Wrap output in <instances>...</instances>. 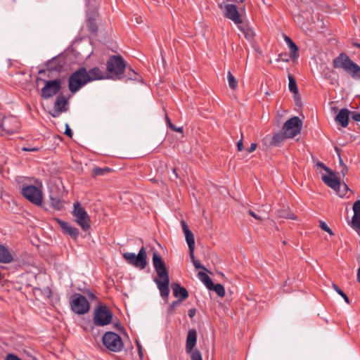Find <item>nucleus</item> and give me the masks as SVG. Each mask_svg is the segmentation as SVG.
Instances as JSON below:
<instances>
[{
    "instance_id": "nucleus-40",
    "label": "nucleus",
    "mask_w": 360,
    "mask_h": 360,
    "mask_svg": "<svg viewBox=\"0 0 360 360\" xmlns=\"http://www.w3.org/2000/svg\"><path fill=\"white\" fill-rule=\"evenodd\" d=\"M245 37L248 40H252L254 38V32L251 29H243L242 30Z\"/></svg>"
},
{
    "instance_id": "nucleus-42",
    "label": "nucleus",
    "mask_w": 360,
    "mask_h": 360,
    "mask_svg": "<svg viewBox=\"0 0 360 360\" xmlns=\"http://www.w3.org/2000/svg\"><path fill=\"white\" fill-rule=\"evenodd\" d=\"M339 159H340V165L342 167L340 172L342 174L343 176H345V174L347 173L348 168L347 165L342 162V160L340 158V155L339 154Z\"/></svg>"
},
{
    "instance_id": "nucleus-1",
    "label": "nucleus",
    "mask_w": 360,
    "mask_h": 360,
    "mask_svg": "<svg viewBox=\"0 0 360 360\" xmlns=\"http://www.w3.org/2000/svg\"><path fill=\"white\" fill-rule=\"evenodd\" d=\"M153 264L159 278H155L154 281L160 290L161 297L167 300L169 293V272L161 255L154 252L153 254Z\"/></svg>"
},
{
    "instance_id": "nucleus-49",
    "label": "nucleus",
    "mask_w": 360,
    "mask_h": 360,
    "mask_svg": "<svg viewBox=\"0 0 360 360\" xmlns=\"http://www.w3.org/2000/svg\"><path fill=\"white\" fill-rule=\"evenodd\" d=\"M236 146L238 151H242L243 150L244 146L242 139L237 142Z\"/></svg>"
},
{
    "instance_id": "nucleus-6",
    "label": "nucleus",
    "mask_w": 360,
    "mask_h": 360,
    "mask_svg": "<svg viewBox=\"0 0 360 360\" xmlns=\"http://www.w3.org/2000/svg\"><path fill=\"white\" fill-rule=\"evenodd\" d=\"M39 82L44 83V86L41 90V97L43 99H49L56 95L61 89L62 82L59 78L53 80H44L37 77L36 82L38 84Z\"/></svg>"
},
{
    "instance_id": "nucleus-3",
    "label": "nucleus",
    "mask_w": 360,
    "mask_h": 360,
    "mask_svg": "<svg viewBox=\"0 0 360 360\" xmlns=\"http://www.w3.org/2000/svg\"><path fill=\"white\" fill-rule=\"evenodd\" d=\"M126 68V63L120 55L111 56L107 61L106 70L109 79H120Z\"/></svg>"
},
{
    "instance_id": "nucleus-54",
    "label": "nucleus",
    "mask_w": 360,
    "mask_h": 360,
    "mask_svg": "<svg viewBox=\"0 0 360 360\" xmlns=\"http://www.w3.org/2000/svg\"><path fill=\"white\" fill-rule=\"evenodd\" d=\"M86 295L89 297V298L91 299V300H94L96 298L95 295L92 292L89 291V290H87Z\"/></svg>"
},
{
    "instance_id": "nucleus-59",
    "label": "nucleus",
    "mask_w": 360,
    "mask_h": 360,
    "mask_svg": "<svg viewBox=\"0 0 360 360\" xmlns=\"http://www.w3.org/2000/svg\"><path fill=\"white\" fill-rule=\"evenodd\" d=\"M245 0H239V2L243 3Z\"/></svg>"
},
{
    "instance_id": "nucleus-14",
    "label": "nucleus",
    "mask_w": 360,
    "mask_h": 360,
    "mask_svg": "<svg viewBox=\"0 0 360 360\" xmlns=\"http://www.w3.org/2000/svg\"><path fill=\"white\" fill-rule=\"evenodd\" d=\"M302 128V121L297 116L292 117L288 120L283 124V131L285 132L288 138H294L300 134Z\"/></svg>"
},
{
    "instance_id": "nucleus-29",
    "label": "nucleus",
    "mask_w": 360,
    "mask_h": 360,
    "mask_svg": "<svg viewBox=\"0 0 360 360\" xmlns=\"http://www.w3.org/2000/svg\"><path fill=\"white\" fill-rule=\"evenodd\" d=\"M50 204L55 210H61L63 208V202L61 198L58 195L50 194Z\"/></svg>"
},
{
    "instance_id": "nucleus-58",
    "label": "nucleus",
    "mask_w": 360,
    "mask_h": 360,
    "mask_svg": "<svg viewBox=\"0 0 360 360\" xmlns=\"http://www.w3.org/2000/svg\"><path fill=\"white\" fill-rule=\"evenodd\" d=\"M352 46L356 48L360 49V44L357 42H352Z\"/></svg>"
},
{
    "instance_id": "nucleus-34",
    "label": "nucleus",
    "mask_w": 360,
    "mask_h": 360,
    "mask_svg": "<svg viewBox=\"0 0 360 360\" xmlns=\"http://www.w3.org/2000/svg\"><path fill=\"white\" fill-rule=\"evenodd\" d=\"M227 79H228L229 87L231 89L235 90L237 88L238 82H237L236 79L235 78V77L233 75V74L230 71H229L227 73Z\"/></svg>"
},
{
    "instance_id": "nucleus-39",
    "label": "nucleus",
    "mask_w": 360,
    "mask_h": 360,
    "mask_svg": "<svg viewBox=\"0 0 360 360\" xmlns=\"http://www.w3.org/2000/svg\"><path fill=\"white\" fill-rule=\"evenodd\" d=\"M181 302L180 301H173L171 304L168 307L167 309V314L169 315H172L174 312V310L176 307H179L180 305Z\"/></svg>"
},
{
    "instance_id": "nucleus-31",
    "label": "nucleus",
    "mask_w": 360,
    "mask_h": 360,
    "mask_svg": "<svg viewBox=\"0 0 360 360\" xmlns=\"http://www.w3.org/2000/svg\"><path fill=\"white\" fill-rule=\"evenodd\" d=\"M198 277L200 280L205 284L207 289H211V285H212V281L210 277L205 273L199 272Z\"/></svg>"
},
{
    "instance_id": "nucleus-38",
    "label": "nucleus",
    "mask_w": 360,
    "mask_h": 360,
    "mask_svg": "<svg viewBox=\"0 0 360 360\" xmlns=\"http://www.w3.org/2000/svg\"><path fill=\"white\" fill-rule=\"evenodd\" d=\"M189 254H190L191 260H192L193 264L195 269L206 270V269L200 264V261L198 259H195V256H194V252H193V253H189Z\"/></svg>"
},
{
    "instance_id": "nucleus-26",
    "label": "nucleus",
    "mask_w": 360,
    "mask_h": 360,
    "mask_svg": "<svg viewBox=\"0 0 360 360\" xmlns=\"http://www.w3.org/2000/svg\"><path fill=\"white\" fill-rule=\"evenodd\" d=\"M13 260V255L9 250L3 245L0 244V262L9 264Z\"/></svg>"
},
{
    "instance_id": "nucleus-2",
    "label": "nucleus",
    "mask_w": 360,
    "mask_h": 360,
    "mask_svg": "<svg viewBox=\"0 0 360 360\" xmlns=\"http://www.w3.org/2000/svg\"><path fill=\"white\" fill-rule=\"evenodd\" d=\"M335 69H341L353 79L360 80V66L354 62L345 53H340L332 61Z\"/></svg>"
},
{
    "instance_id": "nucleus-48",
    "label": "nucleus",
    "mask_w": 360,
    "mask_h": 360,
    "mask_svg": "<svg viewBox=\"0 0 360 360\" xmlns=\"http://www.w3.org/2000/svg\"><path fill=\"white\" fill-rule=\"evenodd\" d=\"M65 134L67 135L70 138H72V131L70 129V128L69 127V125L68 124H66V125H65Z\"/></svg>"
},
{
    "instance_id": "nucleus-35",
    "label": "nucleus",
    "mask_w": 360,
    "mask_h": 360,
    "mask_svg": "<svg viewBox=\"0 0 360 360\" xmlns=\"http://www.w3.org/2000/svg\"><path fill=\"white\" fill-rule=\"evenodd\" d=\"M278 217L281 218L295 219L296 217L295 214L290 212L288 210H280L277 211Z\"/></svg>"
},
{
    "instance_id": "nucleus-27",
    "label": "nucleus",
    "mask_w": 360,
    "mask_h": 360,
    "mask_svg": "<svg viewBox=\"0 0 360 360\" xmlns=\"http://www.w3.org/2000/svg\"><path fill=\"white\" fill-rule=\"evenodd\" d=\"M288 139L285 132H278L274 134L270 140L269 145L271 146L278 147L286 139Z\"/></svg>"
},
{
    "instance_id": "nucleus-52",
    "label": "nucleus",
    "mask_w": 360,
    "mask_h": 360,
    "mask_svg": "<svg viewBox=\"0 0 360 360\" xmlns=\"http://www.w3.org/2000/svg\"><path fill=\"white\" fill-rule=\"evenodd\" d=\"M136 343L137 349L139 351V354L140 356H143L142 347L138 340L136 341Z\"/></svg>"
},
{
    "instance_id": "nucleus-43",
    "label": "nucleus",
    "mask_w": 360,
    "mask_h": 360,
    "mask_svg": "<svg viewBox=\"0 0 360 360\" xmlns=\"http://www.w3.org/2000/svg\"><path fill=\"white\" fill-rule=\"evenodd\" d=\"M352 118L356 122H360V112L356 111H350Z\"/></svg>"
},
{
    "instance_id": "nucleus-56",
    "label": "nucleus",
    "mask_w": 360,
    "mask_h": 360,
    "mask_svg": "<svg viewBox=\"0 0 360 360\" xmlns=\"http://www.w3.org/2000/svg\"><path fill=\"white\" fill-rule=\"evenodd\" d=\"M172 173H173V174H174V175L175 176V178H176V179H178V178L179 177V174H178V172H177V169H176V168H175V167H174V168H173V169H172Z\"/></svg>"
},
{
    "instance_id": "nucleus-44",
    "label": "nucleus",
    "mask_w": 360,
    "mask_h": 360,
    "mask_svg": "<svg viewBox=\"0 0 360 360\" xmlns=\"http://www.w3.org/2000/svg\"><path fill=\"white\" fill-rule=\"evenodd\" d=\"M316 165L318 168L323 169L328 173H330V172H332V170L329 167L326 166V165L321 162H317Z\"/></svg>"
},
{
    "instance_id": "nucleus-30",
    "label": "nucleus",
    "mask_w": 360,
    "mask_h": 360,
    "mask_svg": "<svg viewBox=\"0 0 360 360\" xmlns=\"http://www.w3.org/2000/svg\"><path fill=\"white\" fill-rule=\"evenodd\" d=\"M288 80H289V84H288L289 90L292 93L295 94V95L298 94L299 90H298V87H297L295 79L291 74H288Z\"/></svg>"
},
{
    "instance_id": "nucleus-15",
    "label": "nucleus",
    "mask_w": 360,
    "mask_h": 360,
    "mask_svg": "<svg viewBox=\"0 0 360 360\" xmlns=\"http://www.w3.org/2000/svg\"><path fill=\"white\" fill-rule=\"evenodd\" d=\"M1 131L12 134L17 132L20 127V122L17 117L13 115L4 116L1 120Z\"/></svg>"
},
{
    "instance_id": "nucleus-55",
    "label": "nucleus",
    "mask_w": 360,
    "mask_h": 360,
    "mask_svg": "<svg viewBox=\"0 0 360 360\" xmlns=\"http://www.w3.org/2000/svg\"><path fill=\"white\" fill-rule=\"evenodd\" d=\"M165 120H166V122H167V126H168V127H169H169H170V126H171V124H173V123L171 122V120H170V119H169V117H168V115H167V113L165 114Z\"/></svg>"
},
{
    "instance_id": "nucleus-19",
    "label": "nucleus",
    "mask_w": 360,
    "mask_h": 360,
    "mask_svg": "<svg viewBox=\"0 0 360 360\" xmlns=\"http://www.w3.org/2000/svg\"><path fill=\"white\" fill-rule=\"evenodd\" d=\"M56 221L62 229L64 234L70 236L74 240L77 239L79 234V231L77 228L72 226L68 222L60 219L56 218Z\"/></svg>"
},
{
    "instance_id": "nucleus-36",
    "label": "nucleus",
    "mask_w": 360,
    "mask_h": 360,
    "mask_svg": "<svg viewBox=\"0 0 360 360\" xmlns=\"http://www.w3.org/2000/svg\"><path fill=\"white\" fill-rule=\"evenodd\" d=\"M129 79L137 81V82H141L143 80L141 76L139 75L136 72H135L133 69L129 68L128 72Z\"/></svg>"
},
{
    "instance_id": "nucleus-60",
    "label": "nucleus",
    "mask_w": 360,
    "mask_h": 360,
    "mask_svg": "<svg viewBox=\"0 0 360 360\" xmlns=\"http://www.w3.org/2000/svg\"><path fill=\"white\" fill-rule=\"evenodd\" d=\"M136 22H139V19L136 18Z\"/></svg>"
},
{
    "instance_id": "nucleus-23",
    "label": "nucleus",
    "mask_w": 360,
    "mask_h": 360,
    "mask_svg": "<svg viewBox=\"0 0 360 360\" xmlns=\"http://www.w3.org/2000/svg\"><path fill=\"white\" fill-rule=\"evenodd\" d=\"M350 111L347 108L341 109L335 120L342 127H347L349 124Z\"/></svg>"
},
{
    "instance_id": "nucleus-4",
    "label": "nucleus",
    "mask_w": 360,
    "mask_h": 360,
    "mask_svg": "<svg viewBox=\"0 0 360 360\" xmlns=\"http://www.w3.org/2000/svg\"><path fill=\"white\" fill-rule=\"evenodd\" d=\"M89 82L87 70L82 67L70 75L68 79V87L72 93H75Z\"/></svg>"
},
{
    "instance_id": "nucleus-20",
    "label": "nucleus",
    "mask_w": 360,
    "mask_h": 360,
    "mask_svg": "<svg viewBox=\"0 0 360 360\" xmlns=\"http://www.w3.org/2000/svg\"><path fill=\"white\" fill-rule=\"evenodd\" d=\"M181 226L188 246L189 253H193L195 250V239L193 233L189 229L187 224L184 220L181 221Z\"/></svg>"
},
{
    "instance_id": "nucleus-47",
    "label": "nucleus",
    "mask_w": 360,
    "mask_h": 360,
    "mask_svg": "<svg viewBox=\"0 0 360 360\" xmlns=\"http://www.w3.org/2000/svg\"><path fill=\"white\" fill-rule=\"evenodd\" d=\"M248 213L250 216L254 217L255 219L259 220V221L262 220V218L260 216H259L258 214H257L256 213H255L252 210H250L248 211Z\"/></svg>"
},
{
    "instance_id": "nucleus-12",
    "label": "nucleus",
    "mask_w": 360,
    "mask_h": 360,
    "mask_svg": "<svg viewBox=\"0 0 360 360\" xmlns=\"http://www.w3.org/2000/svg\"><path fill=\"white\" fill-rule=\"evenodd\" d=\"M102 342L108 349L114 352L121 351L124 347L121 337L111 331L106 332L103 335Z\"/></svg>"
},
{
    "instance_id": "nucleus-53",
    "label": "nucleus",
    "mask_w": 360,
    "mask_h": 360,
    "mask_svg": "<svg viewBox=\"0 0 360 360\" xmlns=\"http://www.w3.org/2000/svg\"><path fill=\"white\" fill-rule=\"evenodd\" d=\"M188 316H189L190 318H193V317H194V316H195V314H196V310H195V309H194V308L190 309L188 310Z\"/></svg>"
},
{
    "instance_id": "nucleus-32",
    "label": "nucleus",
    "mask_w": 360,
    "mask_h": 360,
    "mask_svg": "<svg viewBox=\"0 0 360 360\" xmlns=\"http://www.w3.org/2000/svg\"><path fill=\"white\" fill-rule=\"evenodd\" d=\"M208 290L215 291V292L221 297H224V295L226 294L224 287L220 283H217V284L214 285L212 283V285H211V289H208Z\"/></svg>"
},
{
    "instance_id": "nucleus-22",
    "label": "nucleus",
    "mask_w": 360,
    "mask_h": 360,
    "mask_svg": "<svg viewBox=\"0 0 360 360\" xmlns=\"http://www.w3.org/2000/svg\"><path fill=\"white\" fill-rule=\"evenodd\" d=\"M353 210L354 216L352 219V227L358 231L360 230V200L354 203Z\"/></svg>"
},
{
    "instance_id": "nucleus-16",
    "label": "nucleus",
    "mask_w": 360,
    "mask_h": 360,
    "mask_svg": "<svg viewBox=\"0 0 360 360\" xmlns=\"http://www.w3.org/2000/svg\"><path fill=\"white\" fill-rule=\"evenodd\" d=\"M218 6L220 9H224L226 18L231 20L235 24L242 23L240 15L238 13L237 6L234 4H225L224 1H218Z\"/></svg>"
},
{
    "instance_id": "nucleus-50",
    "label": "nucleus",
    "mask_w": 360,
    "mask_h": 360,
    "mask_svg": "<svg viewBox=\"0 0 360 360\" xmlns=\"http://www.w3.org/2000/svg\"><path fill=\"white\" fill-rule=\"evenodd\" d=\"M257 144L256 143H252L250 146L247 149L248 153H252L255 151L257 148Z\"/></svg>"
},
{
    "instance_id": "nucleus-7",
    "label": "nucleus",
    "mask_w": 360,
    "mask_h": 360,
    "mask_svg": "<svg viewBox=\"0 0 360 360\" xmlns=\"http://www.w3.org/2000/svg\"><path fill=\"white\" fill-rule=\"evenodd\" d=\"M322 181L330 188L333 189L336 193L340 196L344 197L347 191L349 190L348 186L346 184H341L339 178L337 176L336 173L330 172L328 175H323Z\"/></svg>"
},
{
    "instance_id": "nucleus-51",
    "label": "nucleus",
    "mask_w": 360,
    "mask_h": 360,
    "mask_svg": "<svg viewBox=\"0 0 360 360\" xmlns=\"http://www.w3.org/2000/svg\"><path fill=\"white\" fill-rule=\"evenodd\" d=\"M22 150H24V151L36 152V151L39 150V148H35V147H33V148L23 147L22 148Z\"/></svg>"
},
{
    "instance_id": "nucleus-61",
    "label": "nucleus",
    "mask_w": 360,
    "mask_h": 360,
    "mask_svg": "<svg viewBox=\"0 0 360 360\" xmlns=\"http://www.w3.org/2000/svg\"><path fill=\"white\" fill-rule=\"evenodd\" d=\"M136 22H139V19L136 18Z\"/></svg>"
},
{
    "instance_id": "nucleus-33",
    "label": "nucleus",
    "mask_w": 360,
    "mask_h": 360,
    "mask_svg": "<svg viewBox=\"0 0 360 360\" xmlns=\"http://www.w3.org/2000/svg\"><path fill=\"white\" fill-rule=\"evenodd\" d=\"M112 171V169L108 167H105L103 168L101 167H96L92 170V176H102L107 173H109Z\"/></svg>"
},
{
    "instance_id": "nucleus-8",
    "label": "nucleus",
    "mask_w": 360,
    "mask_h": 360,
    "mask_svg": "<svg viewBox=\"0 0 360 360\" xmlns=\"http://www.w3.org/2000/svg\"><path fill=\"white\" fill-rule=\"evenodd\" d=\"M71 310L76 314H86L90 309V304L87 299L79 293H74L70 298Z\"/></svg>"
},
{
    "instance_id": "nucleus-9",
    "label": "nucleus",
    "mask_w": 360,
    "mask_h": 360,
    "mask_svg": "<svg viewBox=\"0 0 360 360\" xmlns=\"http://www.w3.org/2000/svg\"><path fill=\"white\" fill-rule=\"evenodd\" d=\"M112 319L111 310L104 304H99L94 310L93 321L98 326H104L110 324Z\"/></svg>"
},
{
    "instance_id": "nucleus-37",
    "label": "nucleus",
    "mask_w": 360,
    "mask_h": 360,
    "mask_svg": "<svg viewBox=\"0 0 360 360\" xmlns=\"http://www.w3.org/2000/svg\"><path fill=\"white\" fill-rule=\"evenodd\" d=\"M333 288L345 300V301L349 304V300L347 295L335 283H333Z\"/></svg>"
},
{
    "instance_id": "nucleus-28",
    "label": "nucleus",
    "mask_w": 360,
    "mask_h": 360,
    "mask_svg": "<svg viewBox=\"0 0 360 360\" xmlns=\"http://www.w3.org/2000/svg\"><path fill=\"white\" fill-rule=\"evenodd\" d=\"M285 41L289 46L290 51V57L295 60L299 57V48L295 43L288 36L285 37Z\"/></svg>"
},
{
    "instance_id": "nucleus-11",
    "label": "nucleus",
    "mask_w": 360,
    "mask_h": 360,
    "mask_svg": "<svg viewBox=\"0 0 360 360\" xmlns=\"http://www.w3.org/2000/svg\"><path fill=\"white\" fill-rule=\"evenodd\" d=\"M197 343V331L195 329H190L187 333L186 340V352L190 354L191 360H202V354L199 349H194Z\"/></svg>"
},
{
    "instance_id": "nucleus-18",
    "label": "nucleus",
    "mask_w": 360,
    "mask_h": 360,
    "mask_svg": "<svg viewBox=\"0 0 360 360\" xmlns=\"http://www.w3.org/2000/svg\"><path fill=\"white\" fill-rule=\"evenodd\" d=\"M68 97H66L63 94L57 96L54 103L53 112L51 115L53 117H57L62 112L68 111Z\"/></svg>"
},
{
    "instance_id": "nucleus-24",
    "label": "nucleus",
    "mask_w": 360,
    "mask_h": 360,
    "mask_svg": "<svg viewBox=\"0 0 360 360\" xmlns=\"http://www.w3.org/2000/svg\"><path fill=\"white\" fill-rule=\"evenodd\" d=\"M87 76L89 77V82L94 80H101L107 78L109 79L108 75L105 76V73L98 67H94L87 71Z\"/></svg>"
},
{
    "instance_id": "nucleus-45",
    "label": "nucleus",
    "mask_w": 360,
    "mask_h": 360,
    "mask_svg": "<svg viewBox=\"0 0 360 360\" xmlns=\"http://www.w3.org/2000/svg\"><path fill=\"white\" fill-rule=\"evenodd\" d=\"M5 360H22L20 358H19L17 355L13 354H8Z\"/></svg>"
},
{
    "instance_id": "nucleus-46",
    "label": "nucleus",
    "mask_w": 360,
    "mask_h": 360,
    "mask_svg": "<svg viewBox=\"0 0 360 360\" xmlns=\"http://www.w3.org/2000/svg\"><path fill=\"white\" fill-rule=\"evenodd\" d=\"M169 129L174 131L183 133V127H177L174 124H171Z\"/></svg>"
},
{
    "instance_id": "nucleus-5",
    "label": "nucleus",
    "mask_w": 360,
    "mask_h": 360,
    "mask_svg": "<svg viewBox=\"0 0 360 360\" xmlns=\"http://www.w3.org/2000/svg\"><path fill=\"white\" fill-rule=\"evenodd\" d=\"M122 257L130 265L139 269H144L147 264V253L144 246H142L137 255L132 252H124Z\"/></svg>"
},
{
    "instance_id": "nucleus-13",
    "label": "nucleus",
    "mask_w": 360,
    "mask_h": 360,
    "mask_svg": "<svg viewBox=\"0 0 360 360\" xmlns=\"http://www.w3.org/2000/svg\"><path fill=\"white\" fill-rule=\"evenodd\" d=\"M21 194L25 198L35 205H41L42 203V191L34 185L24 186L22 188Z\"/></svg>"
},
{
    "instance_id": "nucleus-57",
    "label": "nucleus",
    "mask_w": 360,
    "mask_h": 360,
    "mask_svg": "<svg viewBox=\"0 0 360 360\" xmlns=\"http://www.w3.org/2000/svg\"><path fill=\"white\" fill-rule=\"evenodd\" d=\"M357 281L360 283V266L359 267L357 271Z\"/></svg>"
},
{
    "instance_id": "nucleus-10",
    "label": "nucleus",
    "mask_w": 360,
    "mask_h": 360,
    "mask_svg": "<svg viewBox=\"0 0 360 360\" xmlns=\"http://www.w3.org/2000/svg\"><path fill=\"white\" fill-rule=\"evenodd\" d=\"M72 214L75 218L76 223L81 226L83 231H86L90 229V218L79 201L74 202Z\"/></svg>"
},
{
    "instance_id": "nucleus-17",
    "label": "nucleus",
    "mask_w": 360,
    "mask_h": 360,
    "mask_svg": "<svg viewBox=\"0 0 360 360\" xmlns=\"http://www.w3.org/2000/svg\"><path fill=\"white\" fill-rule=\"evenodd\" d=\"M46 70H39L38 72L39 75L45 74L46 72H48V77H51V74L53 72L60 73L63 71L64 69V62L60 60L59 56H56L53 58L51 60H49L46 63Z\"/></svg>"
},
{
    "instance_id": "nucleus-41",
    "label": "nucleus",
    "mask_w": 360,
    "mask_h": 360,
    "mask_svg": "<svg viewBox=\"0 0 360 360\" xmlns=\"http://www.w3.org/2000/svg\"><path fill=\"white\" fill-rule=\"evenodd\" d=\"M320 228L322 230L328 232L330 236L334 235L333 231L331 230L330 228L328 226V225L324 221H320Z\"/></svg>"
},
{
    "instance_id": "nucleus-21",
    "label": "nucleus",
    "mask_w": 360,
    "mask_h": 360,
    "mask_svg": "<svg viewBox=\"0 0 360 360\" xmlns=\"http://www.w3.org/2000/svg\"><path fill=\"white\" fill-rule=\"evenodd\" d=\"M172 288L173 290V295L179 298L177 301L181 302L188 297L189 294L188 290L184 287L181 286L180 284L174 283L172 285Z\"/></svg>"
},
{
    "instance_id": "nucleus-25",
    "label": "nucleus",
    "mask_w": 360,
    "mask_h": 360,
    "mask_svg": "<svg viewBox=\"0 0 360 360\" xmlns=\"http://www.w3.org/2000/svg\"><path fill=\"white\" fill-rule=\"evenodd\" d=\"M86 25L88 31L94 35H96L98 33V25L96 22V15L94 13L88 16L86 20Z\"/></svg>"
}]
</instances>
